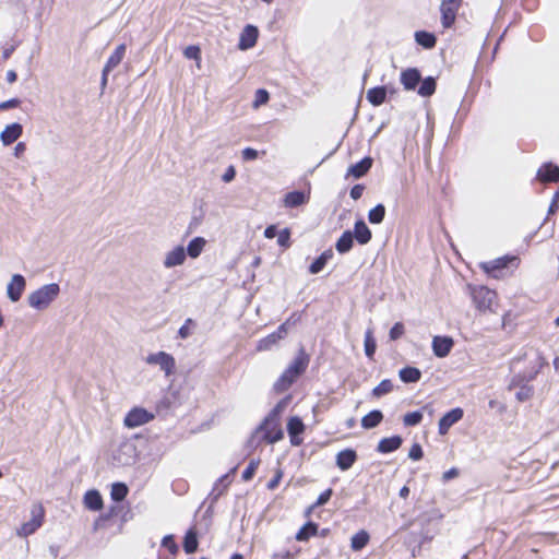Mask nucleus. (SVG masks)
<instances>
[{"label": "nucleus", "mask_w": 559, "mask_h": 559, "mask_svg": "<svg viewBox=\"0 0 559 559\" xmlns=\"http://www.w3.org/2000/svg\"><path fill=\"white\" fill-rule=\"evenodd\" d=\"M308 357L301 350L298 356L290 362L288 368L297 372L299 376L306 370L308 366Z\"/></svg>", "instance_id": "nucleus-35"}, {"label": "nucleus", "mask_w": 559, "mask_h": 559, "mask_svg": "<svg viewBox=\"0 0 559 559\" xmlns=\"http://www.w3.org/2000/svg\"><path fill=\"white\" fill-rule=\"evenodd\" d=\"M277 336H274L273 334L267 335L266 337L260 340L257 345L258 350H269L271 349L278 340Z\"/></svg>", "instance_id": "nucleus-45"}, {"label": "nucleus", "mask_w": 559, "mask_h": 559, "mask_svg": "<svg viewBox=\"0 0 559 559\" xmlns=\"http://www.w3.org/2000/svg\"><path fill=\"white\" fill-rule=\"evenodd\" d=\"M259 38V29L254 25L248 24L241 31L239 36L238 48L242 51L251 49L255 46Z\"/></svg>", "instance_id": "nucleus-11"}, {"label": "nucleus", "mask_w": 559, "mask_h": 559, "mask_svg": "<svg viewBox=\"0 0 559 559\" xmlns=\"http://www.w3.org/2000/svg\"><path fill=\"white\" fill-rule=\"evenodd\" d=\"M190 324H193L192 319H187L185 324L179 329L178 335L180 338L185 340L190 336V334H191V331L189 329Z\"/></svg>", "instance_id": "nucleus-55"}, {"label": "nucleus", "mask_w": 559, "mask_h": 559, "mask_svg": "<svg viewBox=\"0 0 559 559\" xmlns=\"http://www.w3.org/2000/svg\"><path fill=\"white\" fill-rule=\"evenodd\" d=\"M277 235L276 227L274 225H270L264 230V237L267 239H272Z\"/></svg>", "instance_id": "nucleus-62"}, {"label": "nucleus", "mask_w": 559, "mask_h": 559, "mask_svg": "<svg viewBox=\"0 0 559 559\" xmlns=\"http://www.w3.org/2000/svg\"><path fill=\"white\" fill-rule=\"evenodd\" d=\"M415 40L418 45L423 46L424 48L430 49L435 47L436 45V37L433 34L425 32V31H418L415 33Z\"/></svg>", "instance_id": "nucleus-33"}, {"label": "nucleus", "mask_w": 559, "mask_h": 559, "mask_svg": "<svg viewBox=\"0 0 559 559\" xmlns=\"http://www.w3.org/2000/svg\"><path fill=\"white\" fill-rule=\"evenodd\" d=\"M145 362L156 365L165 372L166 377L174 374L176 369L175 358L166 352L152 353L146 356Z\"/></svg>", "instance_id": "nucleus-5"}, {"label": "nucleus", "mask_w": 559, "mask_h": 559, "mask_svg": "<svg viewBox=\"0 0 559 559\" xmlns=\"http://www.w3.org/2000/svg\"><path fill=\"white\" fill-rule=\"evenodd\" d=\"M298 377L299 374L297 372L287 367L280 379L274 383V389L277 392H283L287 390Z\"/></svg>", "instance_id": "nucleus-18"}, {"label": "nucleus", "mask_w": 559, "mask_h": 559, "mask_svg": "<svg viewBox=\"0 0 559 559\" xmlns=\"http://www.w3.org/2000/svg\"><path fill=\"white\" fill-rule=\"evenodd\" d=\"M333 251L331 249L325 250L317 260H314L309 266L311 274H318L323 270L325 264L332 259Z\"/></svg>", "instance_id": "nucleus-27"}, {"label": "nucleus", "mask_w": 559, "mask_h": 559, "mask_svg": "<svg viewBox=\"0 0 559 559\" xmlns=\"http://www.w3.org/2000/svg\"><path fill=\"white\" fill-rule=\"evenodd\" d=\"M371 166H372V159L370 157H365L364 159L352 165L347 169V176H353L354 178L358 179V178L362 177L364 175H366L368 173V170L371 168Z\"/></svg>", "instance_id": "nucleus-19"}, {"label": "nucleus", "mask_w": 559, "mask_h": 559, "mask_svg": "<svg viewBox=\"0 0 559 559\" xmlns=\"http://www.w3.org/2000/svg\"><path fill=\"white\" fill-rule=\"evenodd\" d=\"M471 297L479 312L486 313L488 311H493L492 306L497 298L493 290H490L485 286L471 287Z\"/></svg>", "instance_id": "nucleus-2"}, {"label": "nucleus", "mask_w": 559, "mask_h": 559, "mask_svg": "<svg viewBox=\"0 0 559 559\" xmlns=\"http://www.w3.org/2000/svg\"><path fill=\"white\" fill-rule=\"evenodd\" d=\"M258 156H259V152L252 147H246L242 151V158L245 160H254L258 158Z\"/></svg>", "instance_id": "nucleus-56"}, {"label": "nucleus", "mask_w": 559, "mask_h": 559, "mask_svg": "<svg viewBox=\"0 0 559 559\" xmlns=\"http://www.w3.org/2000/svg\"><path fill=\"white\" fill-rule=\"evenodd\" d=\"M22 124L17 122L8 124L0 133V140L3 145L8 146L15 142L22 135Z\"/></svg>", "instance_id": "nucleus-14"}, {"label": "nucleus", "mask_w": 559, "mask_h": 559, "mask_svg": "<svg viewBox=\"0 0 559 559\" xmlns=\"http://www.w3.org/2000/svg\"><path fill=\"white\" fill-rule=\"evenodd\" d=\"M236 176V171H235V168L233 166H229L227 168V170L225 171V174L223 175V181L225 182H230L231 180H234Z\"/></svg>", "instance_id": "nucleus-61"}, {"label": "nucleus", "mask_w": 559, "mask_h": 559, "mask_svg": "<svg viewBox=\"0 0 559 559\" xmlns=\"http://www.w3.org/2000/svg\"><path fill=\"white\" fill-rule=\"evenodd\" d=\"M460 474L459 469L455 467L450 468L449 471L444 472L442 475L443 481H449L455 477H457Z\"/></svg>", "instance_id": "nucleus-60"}, {"label": "nucleus", "mask_w": 559, "mask_h": 559, "mask_svg": "<svg viewBox=\"0 0 559 559\" xmlns=\"http://www.w3.org/2000/svg\"><path fill=\"white\" fill-rule=\"evenodd\" d=\"M402 444V438L399 436H393L390 438H383L378 443L377 450L380 453H390L397 450Z\"/></svg>", "instance_id": "nucleus-24"}, {"label": "nucleus", "mask_w": 559, "mask_h": 559, "mask_svg": "<svg viewBox=\"0 0 559 559\" xmlns=\"http://www.w3.org/2000/svg\"><path fill=\"white\" fill-rule=\"evenodd\" d=\"M405 332L404 325L401 322H396L390 330V338L392 341L399 340Z\"/></svg>", "instance_id": "nucleus-49"}, {"label": "nucleus", "mask_w": 559, "mask_h": 559, "mask_svg": "<svg viewBox=\"0 0 559 559\" xmlns=\"http://www.w3.org/2000/svg\"><path fill=\"white\" fill-rule=\"evenodd\" d=\"M297 320H294L293 321V318H289L286 322H284L283 324H281L276 332L272 333L274 336H277L276 338L280 341L282 340L286 334H287V326L288 324L290 323H295Z\"/></svg>", "instance_id": "nucleus-50"}, {"label": "nucleus", "mask_w": 559, "mask_h": 559, "mask_svg": "<svg viewBox=\"0 0 559 559\" xmlns=\"http://www.w3.org/2000/svg\"><path fill=\"white\" fill-rule=\"evenodd\" d=\"M289 238H290V233L287 228H285L278 233L277 242L281 247L287 248L290 245Z\"/></svg>", "instance_id": "nucleus-52"}, {"label": "nucleus", "mask_w": 559, "mask_h": 559, "mask_svg": "<svg viewBox=\"0 0 559 559\" xmlns=\"http://www.w3.org/2000/svg\"><path fill=\"white\" fill-rule=\"evenodd\" d=\"M421 419H423V413L417 411V412L407 413L404 416L403 421H404L405 426H416L421 421Z\"/></svg>", "instance_id": "nucleus-46"}, {"label": "nucleus", "mask_w": 559, "mask_h": 559, "mask_svg": "<svg viewBox=\"0 0 559 559\" xmlns=\"http://www.w3.org/2000/svg\"><path fill=\"white\" fill-rule=\"evenodd\" d=\"M127 47L124 44L117 46L115 51L108 58L104 70L105 72H111L115 68L119 66L126 55Z\"/></svg>", "instance_id": "nucleus-21"}, {"label": "nucleus", "mask_w": 559, "mask_h": 559, "mask_svg": "<svg viewBox=\"0 0 559 559\" xmlns=\"http://www.w3.org/2000/svg\"><path fill=\"white\" fill-rule=\"evenodd\" d=\"M393 390V383L391 380L389 379H385V380H382L373 390H372V394L373 396L376 397H380L384 394H388L389 392H391Z\"/></svg>", "instance_id": "nucleus-43"}, {"label": "nucleus", "mask_w": 559, "mask_h": 559, "mask_svg": "<svg viewBox=\"0 0 559 559\" xmlns=\"http://www.w3.org/2000/svg\"><path fill=\"white\" fill-rule=\"evenodd\" d=\"M84 506L92 511H99L103 508V498L97 490H88L84 495Z\"/></svg>", "instance_id": "nucleus-23"}, {"label": "nucleus", "mask_w": 559, "mask_h": 559, "mask_svg": "<svg viewBox=\"0 0 559 559\" xmlns=\"http://www.w3.org/2000/svg\"><path fill=\"white\" fill-rule=\"evenodd\" d=\"M26 287V281L23 275H12L10 282L7 285V296L12 302H16L21 299Z\"/></svg>", "instance_id": "nucleus-9"}, {"label": "nucleus", "mask_w": 559, "mask_h": 559, "mask_svg": "<svg viewBox=\"0 0 559 559\" xmlns=\"http://www.w3.org/2000/svg\"><path fill=\"white\" fill-rule=\"evenodd\" d=\"M317 524L309 522L300 528V531L296 535V539L300 542L307 540L309 539V537L314 536L317 534Z\"/></svg>", "instance_id": "nucleus-37"}, {"label": "nucleus", "mask_w": 559, "mask_h": 559, "mask_svg": "<svg viewBox=\"0 0 559 559\" xmlns=\"http://www.w3.org/2000/svg\"><path fill=\"white\" fill-rule=\"evenodd\" d=\"M420 73L415 68L406 69L401 73V83L407 91L414 90L420 82Z\"/></svg>", "instance_id": "nucleus-15"}, {"label": "nucleus", "mask_w": 559, "mask_h": 559, "mask_svg": "<svg viewBox=\"0 0 559 559\" xmlns=\"http://www.w3.org/2000/svg\"><path fill=\"white\" fill-rule=\"evenodd\" d=\"M282 476H283L282 471L277 469L275 473V476L267 483V489L274 490L278 486V484L282 479Z\"/></svg>", "instance_id": "nucleus-57"}, {"label": "nucleus", "mask_w": 559, "mask_h": 559, "mask_svg": "<svg viewBox=\"0 0 559 559\" xmlns=\"http://www.w3.org/2000/svg\"><path fill=\"white\" fill-rule=\"evenodd\" d=\"M423 455H424V452H423L420 444L414 443L412 445V448L409 449L408 457L413 461H418L423 457Z\"/></svg>", "instance_id": "nucleus-51"}, {"label": "nucleus", "mask_w": 559, "mask_h": 559, "mask_svg": "<svg viewBox=\"0 0 559 559\" xmlns=\"http://www.w3.org/2000/svg\"><path fill=\"white\" fill-rule=\"evenodd\" d=\"M183 56L187 59L195 60L197 68L198 69L201 68V49L199 46L191 45V46L186 47L183 50Z\"/></svg>", "instance_id": "nucleus-41"}, {"label": "nucleus", "mask_w": 559, "mask_h": 559, "mask_svg": "<svg viewBox=\"0 0 559 559\" xmlns=\"http://www.w3.org/2000/svg\"><path fill=\"white\" fill-rule=\"evenodd\" d=\"M19 105H20V100L17 98H12V99L0 103V110L15 108Z\"/></svg>", "instance_id": "nucleus-59"}, {"label": "nucleus", "mask_w": 559, "mask_h": 559, "mask_svg": "<svg viewBox=\"0 0 559 559\" xmlns=\"http://www.w3.org/2000/svg\"><path fill=\"white\" fill-rule=\"evenodd\" d=\"M435 91H436V82L432 78L429 76V78H426L421 82L419 90H418V94L420 96L426 97V96L432 95L435 93Z\"/></svg>", "instance_id": "nucleus-40"}, {"label": "nucleus", "mask_w": 559, "mask_h": 559, "mask_svg": "<svg viewBox=\"0 0 559 559\" xmlns=\"http://www.w3.org/2000/svg\"><path fill=\"white\" fill-rule=\"evenodd\" d=\"M16 78H17V75L13 70L8 71V73H7V82L8 83H10V84L14 83L16 81Z\"/></svg>", "instance_id": "nucleus-64"}, {"label": "nucleus", "mask_w": 559, "mask_h": 559, "mask_svg": "<svg viewBox=\"0 0 559 559\" xmlns=\"http://www.w3.org/2000/svg\"><path fill=\"white\" fill-rule=\"evenodd\" d=\"M534 390L532 386L524 385L515 394L519 402L527 401L532 397Z\"/></svg>", "instance_id": "nucleus-47"}, {"label": "nucleus", "mask_w": 559, "mask_h": 559, "mask_svg": "<svg viewBox=\"0 0 559 559\" xmlns=\"http://www.w3.org/2000/svg\"><path fill=\"white\" fill-rule=\"evenodd\" d=\"M258 465H259V461H251L249 463V465L247 466V468L242 473V479L245 481H248V480H250L253 477V475H254V473H255V471L258 468Z\"/></svg>", "instance_id": "nucleus-48"}, {"label": "nucleus", "mask_w": 559, "mask_h": 559, "mask_svg": "<svg viewBox=\"0 0 559 559\" xmlns=\"http://www.w3.org/2000/svg\"><path fill=\"white\" fill-rule=\"evenodd\" d=\"M364 343H365V353H366L367 357L372 358V356L374 355L377 345H376V341L372 336L371 330L366 331Z\"/></svg>", "instance_id": "nucleus-42"}, {"label": "nucleus", "mask_w": 559, "mask_h": 559, "mask_svg": "<svg viewBox=\"0 0 559 559\" xmlns=\"http://www.w3.org/2000/svg\"><path fill=\"white\" fill-rule=\"evenodd\" d=\"M385 95H386L385 87H383V86L373 87L367 92V99L373 106H380L384 102Z\"/></svg>", "instance_id": "nucleus-30"}, {"label": "nucleus", "mask_w": 559, "mask_h": 559, "mask_svg": "<svg viewBox=\"0 0 559 559\" xmlns=\"http://www.w3.org/2000/svg\"><path fill=\"white\" fill-rule=\"evenodd\" d=\"M369 540L370 536L368 532L361 530L352 537L350 547L354 551H359L368 545Z\"/></svg>", "instance_id": "nucleus-28"}, {"label": "nucleus", "mask_w": 559, "mask_h": 559, "mask_svg": "<svg viewBox=\"0 0 559 559\" xmlns=\"http://www.w3.org/2000/svg\"><path fill=\"white\" fill-rule=\"evenodd\" d=\"M187 253L183 246L178 245L166 251L162 261L163 267L170 270L185 264Z\"/></svg>", "instance_id": "nucleus-7"}, {"label": "nucleus", "mask_w": 559, "mask_h": 559, "mask_svg": "<svg viewBox=\"0 0 559 559\" xmlns=\"http://www.w3.org/2000/svg\"><path fill=\"white\" fill-rule=\"evenodd\" d=\"M162 545L163 547L167 548L171 554H176L178 550V547L171 535L165 536L162 540Z\"/></svg>", "instance_id": "nucleus-53"}, {"label": "nucleus", "mask_w": 559, "mask_h": 559, "mask_svg": "<svg viewBox=\"0 0 559 559\" xmlns=\"http://www.w3.org/2000/svg\"><path fill=\"white\" fill-rule=\"evenodd\" d=\"M154 418L153 414L142 407L132 408L124 417L123 425L127 428H136L144 424H147Z\"/></svg>", "instance_id": "nucleus-8"}, {"label": "nucleus", "mask_w": 559, "mask_h": 559, "mask_svg": "<svg viewBox=\"0 0 559 559\" xmlns=\"http://www.w3.org/2000/svg\"><path fill=\"white\" fill-rule=\"evenodd\" d=\"M136 448L130 441H123L119 444L112 454V460L117 465L129 466L135 462Z\"/></svg>", "instance_id": "nucleus-6"}, {"label": "nucleus", "mask_w": 559, "mask_h": 559, "mask_svg": "<svg viewBox=\"0 0 559 559\" xmlns=\"http://www.w3.org/2000/svg\"><path fill=\"white\" fill-rule=\"evenodd\" d=\"M454 346V341L450 336H433L431 347L438 358L447 357Z\"/></svg>", "instance_id": "nucleus-12"}, {"label": "nucleus", "mask_w": 559, "mask_h": 559, "mask_svg": "<svg viewBox=\"0 0 559 559\" xmlns=\"http://www.w3.org/2000/svg\"><path fill=\"white\" fill-rule=\"evenodd\" d=\"M331 496L332 489H326L318 497L316 503L311 507V509L325 504L330 500Z\"/></svg>", "instance_id": "nucleus-54"}, {"label": "nucleus", "mask_w": 559, "mask_h": 559, "mask_svg": "<svg viewBox=\"0 0 559 559\" xmlns=\"http://www.w3.org/2000/svg\"><path fill=\"white\" fill-rule=\"evenodd\" d=\"M44 508L41 504H34L31 509V520L21 525L17 530V535L22 537H27L35 533L44 521Z\"/></svg>", "instance_id": "nucleus-3"}, {"label": "nucleus", "mask_w": 559, "mask_h": 559, "mask_svg": "<svg viewBox=\"0 0 559 559\" xmlns=\"http://www.w3.org/2000/svg\"><path fill=\"white\" fill-rule=\"evenodd\" d=\"M287 431L290 437V443L295 447L300 445L302 438L300 435L305 431V425L299 417H292L287 423Z\"/></svg>", "instance_id": "nucleus-13"}, {"label": "nucleus", "mask_w": 559, "mask_h": 559, "mask_svg": "<svg viewBox=\"0 0 559 559\" xmlns=\"http://www.w3.org/2000/svg\"><path fill=\"white\" fill-rule=\"evenodd\" d=\"M198 548V538L194 530H189L183 539V549L187 554H193Z\"/></svg>", "instance_id": "nucleus-34"}, {"label": "nucleus", "mask_w": 559, "mask_h": 559, "mask_svg": "<svg viewBox=\"0 0 559 559\" xmlns=\"http://www.w3.org/2000/svg\"><path fill=\"white\" fill-rule=\"evenodd\" d=\"M354 243V236L352 231L346 230L342 234V236L338 238V240L335 243V248L340 253H346L348 252Z\"/></svg>", "instance_id": "nucleus-29"}, {"label": "nucleus", "mask_w": 559, "mask_h": 559, "mask_svg": "<svg viewBox=\"0 0 559 559\" xmlns=\"http://www.w3.org/2000/svg\"><path fill=\"white\" fill-rule=\"evenodd\" d=\"M360 245H366L371 239V231L364 221L355 224V235H353Z\"/></svg>", "instance_id": "nucleus-25"}, {"label": "nucleus", "mask_w": 559, "mask_h": 559, "mask_svg": "<svg viewBox=\"0 0 559 559\" xmlns=\"http://www.w3.org/2000/svg\"><path fill=\"white\" fill-rule=\"evenodd\" d=\"M285 405H286L285 401H281L280 403H277L276 406L273 408V411L269 414V416L262 423L263 429H266L271 426L275 429L274 436L271 435L270 432H267V435H266L269 443H275V442L280 441L284 436L283 430L281 429V427L278 425L277 417H278L280 413L284 409Z\"/></svg>", "instance_id": "nucleus-4"}, {"label": "nucleus", "mask_w": 559, "mask_h": 559, "mask_svg": "<svg viewBox=\"0 0 559 559\" xmlns=\"http://www.w3.org/2000/svg\"><path fill=\"white\" fill-rule=\"evenodd\" d=\"M128 487L123 483H115L111 486L110 496L114 501H122L128 495Z\"/></svg>", "instance_id": "nucleus-36"}, {"label": "nucleus", "mask_w": 559, "mask_h": 559, "mask_svg": "<svg viewBox=\"0 0 559 559\" xmlns=\"http://www.w3.org/2000/svg\"><path fill=\"white\" fill-rule=\"evenodd\" d=\"M400 379L405 383L418 382L421 378V372L415 367H405L399 372Z\"/></svg>", "instance_id": "nucleus-26"}, {"label": "nucleus", "mask_w": 559, "mask_h": 559, "mask_svg": "<svg viewBox=\"0 0 559 559\" xmlns=\"http://www.w3.org/2000/svg\"><path fill=\"white\" fill-rule=\"evenodd\" d=\"M306 203V195L300 191H293L285 195L284 205L286 207H297Z\"/></svg>", "instance_id": "nucleus-32"}, {"label": "nucleus", "mask_w": 559, "mask_h": 559, "mask_svg": "<svg viewBox=\"0 0 559 559\" xmlns=\"http://www.w3.org/2000/svg\"><path fill=\"white\" fill-rule=\"evenodd\" d=\"M365 187L362 185H356L350 189V198L358 200L361 198Z\"/></svg>", "instance_id": "nucleus-58"}, {"label": "nucleus", "mask_w": 559, "mask_h": 559, "mask_svg": "<svg viewBox=\"0 0 559 559\" xmlns=\"http://www.w3.org/2000/svg\"><path fill=\"white\" fill-rule=\"evenodd\" d=\"M356 459V452L352 449H346L337 453L336 465L340 469L347 471L354 465Z\"/></svg>", "instance_id": "nucleus-17"}, {"label": "nucleus", "mask_w": 559, "mask_h": 559, "mask_svg": "<svg viewBox=\"0 0 559 559\" xmlns=\"http://www.w3.org/2000/svg\"><path fill=\"white\" fill-rule=\"evenodd\" d=\"M518 258L515 257H512V258H508V257H504V258H499L495 261H491V262H488V263H485L484 264V269L487 271V272H491L496 269H504L509 262H513V261H516Z\"/></svg>", "instance_id": "nucleus-38"}, {"label": "nucleus", "mask_w": 559, "mask_h": 559, "mask_svg": "<svg viewBox=\"0 0 559 559\" xmlns=\"http://www.w3.org/2000/svg\"><path fill=\"white\" fill-rule=\"evenodd\" d=\"M270 99L269 92L266 90L260 88L254 94V100L252 103V107L258 109L260 106L265 105Z\"/></svg>", "instance_id": "nucleus-44"}, {"label": "nucleus", "mask_w": 559, "mask_h": 559, "mask_svg": "<svg viewBox=\"0 0 559 559\" xmlns=\"http://www.w3.org/2000/svg\"><path fill=\"white\" fill-rule=\"evenodd\" d=\"M207 241L203 237H194L191 239L187 246L186 253L187 257L191 259H197L203 252Z\"/></svg>", "instance_id": "nucleus-20"}, {"label": "nucleus", "mask_w": 559, "mask_h": 559, "mask_svg": "<svg viewBox=\"0 0 559 559\" xmlns=\"http://www.w3.org/2000/svg\"><path fill=\"white\" fill-rule=\"evenodd\" d=\"M382 419H383L382 413L380 411L376 409L362 417L361 426L365 429H371V428L377 427L381 423Z\"/></svg>", "instance_id": "nucleus-31"}, {"label": "nucleus", "mask_w": 559, "mask_h": 559, "mask_svg": "<svg viewBox=\"0 0 559 559\" xmlns=\"http://www.w3.org/2000/svg\"><path fill=\"white\" fill-rule=\"evenodd\" d=\"M537 177L543 182H557L559 181V167L551 163H546L538 169Z\"/></svg>", "instance_id": "nucleus-16"}, {"label": "nucleus", "mask_w": 559, "mask_h": 559, "mask_svg": "<svg viewBox=\"0 0 559 559\" xmlns=\"http://www.w3.org/2000/svg\"><path fill=\"white\" fill-rule=\"evenodd\" d=\"M385 215V207L382 204H378L371 209L368 213V219L371 224H380Z\"/></svg>", "instance_id": "nucleus-39"}, {"label": "nucleus", "mask_w": 559, "mask_h": 559, "mask_svg": "<svg viewBox=\"0 0 559 559\" xmlns=\"http://www.w3.org/2000/svg\"><path fill=\"white\" fill-rule=\"evenodd\" d=\"M60 286L57 283H50L40 286L27 296V304L32 309L44 311L58 298Z\"/></svg>", "instance_id": "nucleus-1"}, {"label": "nucleus", "mask_w": 559, "mask_h": 559, "mask_svg": "<svg viewBox=\"0 0 559 559\" xmlns=\"http://www.w3.org/2000/svg\"><path fill=\"white\" fill-rule=\"evenodd\" d=\"M25 150H26L25 143L20 142L14 147V155L16 157H21L24 154Z\"/></svg>", "instance_id": "nucleus-63"}, {"label": "nucleus", "mask_w": 559, "mask_h": 559, "mask_svg": "<svg viewBox=\"0 0 559 559\" xmlns=\"http://www.w3.org/2000/svg\"><path fill=\"white\" fill-rule=\"evenodd\" d=\"M464 412L461 407H455L444 414L438 424L439 435L444 436L448 433L450 428L463 418Z\"/></svg>", "instance_id": "nucleus-10"}, {"label": "nucleus", "mask_w": 559, "mask_h": 559, "mask_svg": "<svg viewBox=\"0 0 559 559\" xmlns=\"http://www.w3.org/2000/svg\"><path fill=\"white\" fill-rule=\"evenodd\" d=\"M459 9V7L445 5V3L441 2V23L444 28H449L453 25Z\"/></svg>", "instance_id": "nucleus-22"}]
</instances>
